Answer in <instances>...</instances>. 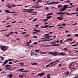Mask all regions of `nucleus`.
Instances as JSON below:
<instances>
[{
    "label": "nucleus",
    "instance_id": "nucleus-36",
    "mask_svg": "<svg viewBox=\"0 0 78 78\" xmlns=\"http://www.w3.org/2000/svg\"><path fill=\"white\" fill-rule=\"evenodd\" d=\"M68 36H71V34H68L67 35V37H68Z\"/></svg>",
    "mask_w": 78,
    "mask_h": 78
},
{
    "label": "nucleus",
    "instance_id": "nucleus-62",
    "mask_svg": "<svg viewBox=\"0 0 78 78\" xmlns=\"http://www.w3.org/2000/svg\"><path fill=\"white\" fill-rule=\"evenodd\" d=\"M51 33H53V32H50L48 34H51Z\"/></svg>",
    "mask_w": 78,
    "mask_h": 78
},
{
    "label": "nucleus",
    "instance_id": "nucleus-8",
    "mask_svg": "<svg viewBox=\"0 0 78 78\" xmlns=\"http://www.w3.org/2000/svg\"><path fill=\"white\" fill-rule=\"evenodd\" d=\"M58 3H60V2H56V1H54V2H51V4H58Z\"/></svg>",
    "mask_w": 78,
    "mask_h": 78
},
{
    "label": "nucleus",
    "instance_id": "nucleus-6",
    "mask_svg": "<svg viewBox=\"0 0 78 78\" xmlns=\"http://www.w3.org/2000/svg\"><path fill=\"white\" fill-rule=\"evenodd\" d=\"M48 53L49 54H50V55L52 54V55H54V56H57V54H58V53L56 52L53 53L51 52H48Z\"/></svg>",
    "mask_w": 78,
    "mask_h": 78
},
{
    "label": "nucleus",
    "instance_id": "nucleus-3",
    "mask_svg": "<svg viewBox=\"0 0 78 78\" xmlns=\"http://www.w3.org/2000/svg\"><path fill=\"white\" fill-rule=\"evenodd\" d=\"M0 48H1V50L3 51H5L6 50H7V49L8 48V47L6 46H0Z\"/></svg>",
    "mask_w": 78,
    "mask_h": 78
},
{
    "label": "nucleus",
    "instance_id": "nucleus-20",
    "mask_svg": "<svg viewBox=\"0 0 78 78\" xmlns=\"http://www.w3.org/2000/svg\"><path fill=\"white\" fill-rule=\"evenodd\" d=\"M72 41V39L68 38V39H66L67 42L68 41Z\"/></svg>",
    "mask_w": 78,
    "mask_h": 78
},
{
    "label": "nucleus",
    "instance_id": "nucleus-64",
    "mask_svg": "<svg viewBox=\"0 0 78 78\" xmlns=\"http://www.w3.org/2000/svg\"><path fill=\"white\" fill-rule=\"evenodd\" d=\"M74 51H75V52H76V53H78V50L77 51H75L74 50Z\"/></svg>",
    "mask_w": 78,
    "mask_h": 78
},
{
    "label": "nucleus",
    "instance_id": "nucleus-33",
    "mask_svg": "<svg viewBox=\"0 0 78 78\" xmlns=\"http://www.w3.org/2000/svg\"><path fill=\"white\" fill-rule=\"evenodd\" d=\"M37 63H33L32 64V66H34V65H37Z\"/></svg>",
    "mask_w": 78,
    "mask_h": 78
},
{
    "label": "nucleus",
    "instance_id": "nucleus-44",
    "mask_svg": "<svg viewBox=\"0 0 78 78\" xmlns=\"http://www.w3.org/2000/svg\"><path fill=\"white\" fill-rule=\"evenodd\" d=\"M37 20V18L34 19V20H32V21H33V22H34V21H36V20Z\"/></svg>",
    "mask_w": 78,
    "mask_h": 78
},
{
    "label": "nucleus",
    "instance_id": "nucleus-42",
    "mask_svg": "<svg viewBox=\"0 0 78 78\" xmlns=\"http://www.w3.org/2000/svg\"><path fill=\"white\" fill-rule=\"evenodd\" d=\"M57 19H59V20H61V18H60V16H59V17H58L57 18Z\"/></svg>",
    "mask_w": 78,
    "mask_h": 78
},
{
    "label": "nucleus",
    "instance_id": "nucleus-22",
    "mask_svg": "<svg viewBox=\"0 0 78 78\" xmlns=\"http://www.w3.org/2000/svg\"><path fill=\"white\" fill-rule=\"evenodd\" d=\"M52 17L51 16H48L46 17V19H50Z\"/></svg>",
    "mask_w": 78,
    "mask_h": 78
},
{
    "label": "nucleus",
    "instance_id": "nucleus-2",
    "mask_svg": "<svg viewBox=\"0 0 78 78\" xmlns=\"http://www.w3.org/2000/svg\"><path fill=\"white\" fill-rule=\"evenodd\" d=\"M55 14H58V15H61L60 16H62V15L64 14H66L67 15L69 14V13L66 12H55Z\"/></svg>",
    "mask_w": 78,
    "mask_h": 78
},
{
    "label": "nucleus",
    "instance_id": "nucleus-14",
    "mask_svg": "<svg viewBox=\"0 0 78 78\" xmlns=\"http://www.w3.org/2000/svg\"><path fill=\"white\" fill-rule=\"evenodd\" d=\"M78 14V12H75V13H69V14L67 15V16H69V15H72V14Z\"/></svg>",
    "mask_w": 78,
    "mask_h": 78
},
{
    "label": "nucleus",
    "instance_id": "nucleus-28",
    "mask_svg": "<svg viewBox=\"0 0 78 78\" xmlns=\"http://www.w3.org/2000/svg\"><path fill=\"white\" fill-rule=\"evenodd\" d=\"M55 43H56V41H54L53 42L50 43L51 44H55Z\"/></svg>",
    "mask_w": 78,
    "mask_h": 78
},
{
    "label": "nucleus",
    "instance_id": "nucleus-47",
    "mask_svg": "<svg viewBox=\"0 0 78 78\" xmlns=\"http://www.w3.org/2000/svg\"><path fill=\"white\" fill-rule=\"evenodd\" d=\"M9 30L6 29V30H1V32H2V31H8Z\"/></svg>",
    "mask_w": 78,
    "mask_h": 78
},
{
    "label": "nucleus",
    "instance_id": "nucleus-37",
    "mask_svg": "<svg viewBox=\"0 0 78 78\" xmlns=\"http://www.w3.org/2000/svg\"><path fill=\"white\" fill-rule=\"evenodd\" d=\"M11 27V25H10L9 26H6V28H9Z\"/></svg>",
    "mask_w": 78,
    "mask_h": 78
},
{
    "label": "nucleus",
    "instance_id": "nucleus-59",
    "mask_svg": "<svg viewBox=\"0 0 78 78\" xmlns=\"http://www.w3.org/2000/svg\"><path fill=\"white\" fill-rule=\"evenodd\" d=\"M9 64H12V62H9Z\"/></svg>",
    "mask_w": 78,
    "mask_h": 78
},
{
    "label": "nucleus",
    "instance_id": "nucleus-43",
    "mask_svg": "<svg viewBox=\"0 0 78 78\" xmlns=\"http://www.w3.org/2000/svg\"><path fill=\"white\" fill-rule=\"evenodd\" d=\"M45 9H46V10H48L49 9V8H48V7H47L45 8Z\"/></svg>",
    "mask_w": 78,
    "mask_h": 78
},
{
    "label": "nucleus",
    "instance_id": "nucleus-15",
    "mask_svg": "<svg viewBox=\"0 0 78 78\" xmlns=\"http://www.w3.org/2000/svg\"><path fill=\"white\" fill-rule=\"evenodd\" d=\"M59 54H60V55H66V53L64 52H62L59 53Z\"/></svg>",
    "mask_w": 78,
    "mask_h": 78
},
{
    "label": "nucleus",
    "instance_id": "nucleus-21",
    "mask_svg": "<svg viewBox=\"0 0 78 78\" xmlns=\"http://www.w3.org/2000/svg\"><path fill=\"white\" fill-rule=\"evenodd\" d=\"M11 66V65H6L5 66V67L6 68H8V67H9Z\"/></svg>",
    "mask_w": 78,
    "mask_h": 78
},
{
    "label": "nucleus",
    "instance_id": "nucleus-23",
    "mask_svg": "<svg viewBox=\"0 0 78 78\" xmlns=\"http://www.w3.org/2000/svg\"><path fill=\"white\" fill-rule=\"evenodd\" d=\"M58 8H60V7L62 8V5L60 4L58 6Z\"/></svg>",
    "mask_w": 78,
    "mask_h": 78
},
{
    "label": "nucleus",
    "instance_id": "nucleus-35",
    "mask_svg": "<svg viewBox=\"0 0 78 78\" xmlns=\"http://www.w3.org/2000/svg\"><path fill=\"white\" fill-rule=\"evenodd\" d=\"M49 27V26L48 25H46L44 26V28H47V27Z\"/></svg>",
    "mask_w": 78,
    "mask_h": 78
},
{
    "label": "nucleus",
    "instance_id": "nucleus-32",
    "mask_svg": "<svg viewBox=\"0 0 78 78\" xmlns=\"http://www.w3.org/2000/svg\"><path fill=\"white\" fill-rule=\"evenodd\" d=\"M8 8H10V9H11V8H12V7H11V6L10 5H9L8 6Z\"/></svg>",
    "mask_w": 78,
    "mask_h": 78
},
{
    "label": "nucleus",
    "instance_id": "nucleus-39",
    "mask_svg": "<svg viewBox=\"0 0 78 78\" xmlns=\"http://www.w3.org/2000/svg\"><path fill=\"white\" fill-rule=\"evenodd\" d=\"M14 33V32H10L9 34V35H10V34H13V33Z\"/></svg>",
    "mask_w": 78,
    "mask_h": 78
},
{
    "label": "nucleus",
    "instance_id": "nucleus-30",
    "mask_svg": "<svg viewBox=\"0 0 78 78\" xmlns=\"http://www.w3.org/2000/svg\"><path fill=\"white\" fill-rule=\"evenodd\" d=\"M28 72V71L26 70V71H20V72Z\"/></svg>",
    "mask_w": 78,
    "mask_h": 78
},
{
    "label": "nucleus",
    "instance_id": "nucleus-27",
    "mask_svg": "<svg viewBox=\"0 0 78 78\" xmlns=\"http://www.w3.org/2000/svg\"><path fill=\"white\" fill-rule=\"evenodd\" d=\"M0 58H1V59H2V61H3V60H4V59L5 58L4 57L2 56H0Z\"/></svg>",
    "mask_w": 78,
    "mask_h": 78
},
{
    "label": "nucleus",
    "instance_id": "nucleus-57",
    "mask_svg": "<svg viewBox=\"0 0 78 78\" xmlns=\"http://www.w3.org/2000/svg\"><path fill=\"white\" fill-rule=\"evenodd\" d=\"M62 41H63V40H61L60 41V44H62Z\"/></svg>",
    "mask_w": 78,
    "mask_h": 78
},
{
    "label": "nucleus",
    "instance_id": "nucleus-46",
    "mask_svg": "<svg viewBox=\"0 0 78 78\" xmlns=\"http://www.w3.org/2000/svg\"><path fill=\"white\" fill-rule=\"evenodd\" d=\"M38 43L37 42H35L33 44H34V45H36V44H37Z\"/></svg>",
    "mask_w": 78,
    "mask_h": 78
},
{
    "label": "nucleus",
    "instance_id": "nucleus-45",
    "mask_svg": "<svg viewBox=\"0 0 78 78\" xmlns=\"http://www.w3.org/2000/svg\"><path fill=\"white\" fill-rule=\"evenodd\" d=\"M69 74V71H67L66 73V75H68Z\"/></svg>",
    "mask_w": 78,
    "mask_h": 78
},
{
    "label": "nucleus",
    "instance_id": "nucleus-1",
    "mask_svg": "<svg viewBox=\"0 0 78 78\" xmlns=\"http://www.w3.org/2000/svg\"><path fill=\"white\" fill-rule=\"evenodd\" d=\"M30 54L31 56H35L36 57H38L39 56V54H37V53H35L34 51H31L30 52Z\"/></svg>",
    "mask_w": 78,
    "mask_h": 78
},
{
    "label": "nucleus",
    "instance_id": "nucleus-31",
    "mask_svg": "<svg viewBox=\"0 0 78 78\" xmlns=\"http://www.w3.org/2000/svg\"><path fill=\"white\" fill-rule=\"evenodd\" d=\"M10 69H11V67H9V68H7L5 69V70H9Z\"/></svg>",
    "mask_w": 78,
    "mask_h": 78
},
{
    "label": "nucleus",
    "instance_id": "nucleus-13",
    "mask_svg": "<svg viewBox=\"0 0 78 78\" xmlns=\"http://www.w3.org/2000/svg\"><path fill=\"white\" fill-rule=\"evenodd\" d=\"M45 38H49V34H45Z\"/></svg>",
    "mask_w": 78,
    "mask_h": 78
},
{
    "label": "nucleus",
    "instance_id": "nucleus-55",
    "mask_svg": "<svg viewBox=\"0 0 78 78\" xmlns=\"http://www.w3.org/2000/svg\"><path fill=\"white\" fill-rule=\"evenodd\" d=\"M50 66V64H48V65H46V68H47V67H48V66Z\"/></svg>",
    "mask_w": 78,
    "mask_h": 78
},
{
    "label": "nucleus",
    "instance_id": "nucleus-50",
    "mask_svg": "<svg viewBox=\"0 0 78 78\" xmlns=\"http://www.w3.org/2000/svg\"><path fill=\"white\" fill-rule=\"evenodd\" d=\"M42 6H35V8H41L42 7Z\"/></svg>",
    "mask_w": 78,
    "mask_h": 78
},
{
    "label": "nucleus",
    "instance_id": "nucleus-58",
    "mask_svg": "<svg viewBox=\"0 0 78 78\" xmlns=\"http://www.w3.org/2000/svg\"><path fill=\"white\" fill-rule=\"evenodd\" d=\"M33 37H34L36 39L37 37V36H33Z\"/></svg>",
    "mask_w": 78,
    "mask_h": 78
},
{
    "label": "nucleus",
    "instance_id": "nucleus-29",
    "mask_svg": "<svg viewBox=\"0 0 78 78\" xmlns=\"http://www.w3.org/2000/svg\"><path fill=\"white\" fill-rule=\"evenodd\" d=\"M39 53L41 54H46V53H47L46 52H40Z\"/></svg>",
    "mask_w": 78,
    "mask_h": 78
},
{
    "label": "nucleus",
    "instance_id": "nucleus-53",
    "mask_svg": "<svg viewBox=\"0 0 78 78\" xmlns=\"http://www.w3.org/2000/svg\"><path fill=\"white\" fill-rule=\"evenodd\" d=\"M62 26L63 27H66V24L65 23H63L62 24Z\"/></svg>",
    "mask_w": 78,
    "mask_h": 78
},
{
    "label": "nucleus",
    "instance_id": "nucleus-34",
    "mask_svg": "<svg viewBox=\"0 0 78 78\" xmlns=\"http://www.w3.org/2000/svg\"><path fill=\"white\" fill-rule=\"evenodd\" d=\"M50 39V38H41V39H44V40H46V39Z\"/></svg>",
    "mask_w": 78,
    "mask_h": 78
},
{
    "label": "nucleus",
    "instance_id": "nucleus-49",
    "mask_svg": "<svg viewBox=\"0 0 78 78\" xmlns=\"http://www.w3.org/2000/svg\"><path fill=\"white\" fill-rule=\"evenodd\" d=\"M40 46H41V47H44L43 46H44V45H43L42 44H40Z\"/></svg>",
    "mask_w": 78,
    "mask_h": 78
},
{
    "label": "nucleus",
    "instance_id": "nucleus-52",
    "mask_svg": "<svg viewBox=\"0 0 78 78\" xmlns=\"http://www.w3.org/2000/svg\"><path fill=\"white\" fill-rule=\"evenodd\" d=\"M66 2L67 3H70V1L69 0H67Z\"/></svg>",
    "mask_w": 78,
    "mask_h": 78
},
{
    "label": "nucleus",
    "instance_id": "nucleus-25",
    "mask_svg": "<svg viewBox=\"0 0 78 78\" xmlns=\"http://www.w3.org/2000/svg\"><path fill=\"white\" fill-rule=\"evenodd\" d=\"M11 6L13 7H16V4H13L12 5H11Z\"/></svg>",
    "mask_w": 78,
    "mask_h": 78
},
{
    "label": "nucleus",
    "instance_id": "nucleus-41",
    "mask_svg": "<svg viewBox=\"0 0 78 78\" xmlns=\"http://www.w3.org/2000/svg\"><path fill=\"white\" fill-rule=\"evenodd\" d=\"M57 19H59V20H61V18H60V16H59V17H58L57 18Z\"/></svg>",
    "mask_w": 78,
    "mask_h": 78
},
{
    "label": "nucleus",
    "instance_id": "nucleus-60",
    "mask_svg": "<svg viewBox=\"0 0 78 78\" xmlns=\"http://www.w3.org/2000/svg\"><path fill=\"white\" fill-rule=\"evenodd\" d=\"M16 12L14 11V12H10V13H16Z\"/></svg>",
    "mask_w": 78,
    "mask_h": 78
},
{
    "label": "nucleus",
    "instance_id": "nucleus-40",
    "mask_svg": "<svg viewBox=\"0 0 78 78\" xmlns=\"http://www.w3.org/2000/svg\"><path fill=\"white\" fill-rule=\"evenodd\" d=\"M26 33H27V32H23L21 33V34H26Z\"/></svg>",
    "mask_w": 78,
    "mask_h": 78
},
{
    "label": "nucleus",
    "instance_id": "nucleus-9",
    "mask_svg": "<svg viewBox=\"0 0 78 78\" xmlns=\"http://www.w3.org/2000/svg\"><path fill=\"white\" fill-rule=\"evenodd\" d=\"M44 74H45V73H41L38 74L37 75H39V76H43V75H44Z\"/></svg>",
    "mask_w": 78,
    "mask_h": 78
},
{
    "label": "nucleus",
    "instance_id": "nucleus-4",
    "mask_svg": "<svg viewBox=\"0 0 78 78\" xmlns=\"http://www.w3.org/2000/svg\"><path fill=\"white\" fill-rule=\"evenodd\" d=\"M60 46V45L59 44H54L53 45H51L50 46V45H48V44L44 45V46H43V47H51L52 46Z\"/></svg>",
    "mask_w": 78,
    "mask_h": 78
},
{
    "label": "nucleus",
    "instance_id": "nucleus-54",
    "mask_svg": "<svg viewBox=\"0 0 78 78\" xmlns=\"http://www.w3.org/2000/svg\"><path fill=\"white\" fill-rule=\"evenodd\" d=\"M63 50H65V51H67V48H65L64 49H63Z\"/></svg>",
    "mask_w": 78,
    "mask_h": 78
},
{
    "label": "nucleus",
    "instance_id": "nucleus-26",
    "mask_svg": "<svg viewBox=\"0 0 78 78\" xmlns=\"http://www.w3.org/2000/svg\"><path fill=\"white\" fill-rule=\"evenodd\" d=\"M23 70H24V69H18V71H22Z\"/></svg>",
    "mask_w": 78,
    "mask_h": 78
},
{
    "label": "nucleus",
    "instance_id": "nucleus-48",
    "mask_svg": "<svg viewBox=\"0 0 78 78\" xmlns=\"http://www.w3.org/2000/svg\"><path fill=\"white\" fill-rule=\"evenodd\" d=\"M55 62H51L49 64H50V66H51V64H52L53 63H54Z\"/></svg>",
    "mask_w": 78,
    "mask_h": 78
},
{
    "label": "nucleus",
    "instance_id": "nucleus-12",
    "mask_svg": "<svg viewBox=\"0 0 78 78\" xmlns=\"http://www.w3.org/2000/svg\"><path fill=\"white\" fill-rule=\"evenodd\" d=\"M7 77H9V78H12V74H10L7 76Z\"/></svg>",
    "mask_w": 78,
    "mask_h": 78
},
{
    "label": "nucleus",
    "instance_id": "nucleus-17",
    "mask_svg": "<svg viewBox=\"0 0 78 78\" xmlns=\"http://www.w3.org/2000/svg\"><path fill=\"white\" fill-rule=\"evenodd\" d=\"M34 51L35 52H36V53H39L40 52H39V49H37L34 50Z\"/></svg>",
    "mask_w": 78,
    "mask_h": 78
},
{
    "label": "nucleus",
    "instance_id": "nucleus-19",
    "mask_svg": "<svg viewBox=\"0 0 78 78\" xmlns=\"http://www.w3.org/2000/svg\"><path fill=\"white\" fill-rule=\"evenodd\" d=\"M50 15H53V14L52 13H49L47 15V16H48Z\"/></svg>",
    "mask_w": 78,
    "mask_h": 78
},
{
    "label": "nucleus",
    "instance_id": "nucleus-5",
    "mask_svg": "<svg viewBox=\"0 0 78 78\" xmlns=\"http://www.w3.org/2000/svg\"><path fill=\"white\" fill-rule=\"evenodd\" d=\"M69 6V5H63V8L65 9H66L67 8H72V6L71 7H68Z\"/></svg>",
    "mask_w": 78,
    "mask_h": 78
},
{
    "label": "nucleus",
    "instance_id": "nucleus-51",
    "mask_svg": "<svg viewBox=\"0 0 78 78\" xmlns=\"http://www.w3.org/2000/svg\"><path fill=\"white\" fill-rule=\"evenodd\" d=\"M30 43H31V41L30 40V42H27V44H30Z\"/></svg>",
    "mask_w": 78,
    "mask_h": 78
},
{
    "label": "nucleus",
    "instance_id": "nucleus-16",
    "mask_svg": "<svg viewBox=\"0 0 78 78\" xmlns=\"http://www.w3.org/2000/svg\"><path fill=\"white\" fill-rule=\"evenodd\" d=\"M5 12H6V13H11V12H10V11L8 10H5Z\"/></svg>",
    "mask_w": 78,
    "mask_h": 78
},
{
    "label": "nucleus",
    "instance_id": "nucleus-38",
    "mask_svg": "<svg viewBox=\"0 0 78 78\" xmlns=\"http://www.w3.org/2000/svg\"><path fill=\"white\" fill-rule=\"evenodd\" d=\"M72 47H77V45L75 44H73L72 45Z\"/></svg>",
    "mask_w": 78,
    "mask_h": 78
},
{
    "label": "nucleus",
    "instance_id": "nucleus-7",
    "mask_svg": "<svg viewBox=\"0 0 78 78\" xmlns=\"http://www.w3.org/2000/svg\"><path fill=\"white\" fill-rule=\"evenodd\" d=\"M27 10V9H22V10L23 11H22V12H32L33 11V10Z\"/></svg>",
    "mask_w": 78,
    "mask_h": 78
},
{
    "label": "nucleus",
    "instance_id": "nucleus-61",
    "mask_svg": "<svg viewBox=\"0 0 78 78\" xmlns=\"http://www.w3.org/2000/svg\"><path fill=\"white\" fill-rule=\"evenodd\" d=\"M16 22V21H13L12 23H15Z\"/></svg>",
    "mask_w": 78,
    "mask_h": 78
},
{
    "label": "nucleus",
    "instance_id": "nucleus-56",
    "mask_svg": "<svg viewBox=\"0 0 78 78\" xmlns=\"http://www.w3.org/2000/svg\"><path fill=\"white\" fill-rule=\"evenodd\" d=\"M74 36H76V37H78V34H75L74 35Z\"/></svg>",
    "mask_w": 78,
    "mask_h": 78
},
{
    "label": "nucleus",
    "instance_id": "nucleus-63",
    "mask_svg": "<svg viewBox=\"0 0 78 78\" xmlns=\"http://www.w3.org/2000/svg\"><path fill=\"white\" fill-rule=\"evenodd\" d=\"M13 60V59H10L9 60V61H12Z\"/></svg>",
    "mask_w": 78,
    "mask_h": 78
},
{
    "label": "nucleus",
    "instance_id": "nucleus-10",
    "mask_svg": "<svg viewBox=\"0 0 78 78\" xmlns=\"http://www.w3.org/2000/svg\"><path fill=\"white\" fill-rule=\"evenodd\" d=\"M8 61L7 60H5V61L4 62V63L3 64V66H5V65L7 63H8Z\"/></svg>",
    "mask_w": 78,
    "mask_h": 78
},
{
    "label": "nucleus",
    "instance_id": "nucleus-11",
    "mask_svg": "<svg viewBox=\"0 0 78 78\" xmlns=\"http://www.w3.org/2000/svg\"><path fill=\"white\" fill-rule=\"evenodd\" d=\"M34 31H35V32H36V34H37V32H38L39 33H40V30H37L36 29H35L34 30Z\"/></svg>",
    "mask_w": 78,
    "mask_h": 78
},
{
    "label": "nucleus",
    "instance_id": "nucleus-24",
    "mask_svg": "<svg viewBox=\"0 0 78 78\" xmlns=\"http://www.w3.org/2000/svg\"><path fill=\"white\" fill-rule=\"evenodd\" d=\"M19 64H20L21 65V66L22 67H23V65H24V63H22V62L20 63Z\"/></svg>",
    "mask_w": 78,
    "mask_h": 78
},
{
    "label": "nucleus",
    "instance_id": "nucleus-18",
    "mask_svg": "<svg viewBox=\"0 0 78 78\" xmlns=\"http://www.w3.org/2000/svg\"><path fill=\"white\" fill-rule=\"evenodd\" d=\"M65 10H66V9L63 7V8L60 9V11L61 12H62V11H64Z\"/></svg>",
    "mask_w": 78,
    "mask_h": 78
}]
</instances>
